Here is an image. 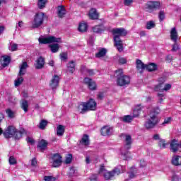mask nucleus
Wrapping results in <instances>:
<instances>
[{"label":"nucleus","mask_w":181,"mask_h":181,"mask_svg":"<svg viewBox=\"0 0 181 181\" xmlns=\"http://www.w3.org/2000/svg\"><path fill=\"white\" fill-rule=\"evenodd\" d=\"M97 175L94 174V175H92L90 177V181H97Z\"/></svg>","instance_id":"nucleus-61"},{"label":"nucleus","mask_w":181,"mask_h":181,"mask_svg":"<svg viewBox=\"0 0 181 181\" xmlns=\"http://www.w3.org/2000/svg\"><path fill=\"white\" fill-rule=\"evenodd\" d=\"M28 67H29L28 66V63L26 62H23L22 64L20 65L18 76H25V74H26V69H28Z\"/></svg>","instance_id":"nucleus-19"},{"label":"nucleus","mask_w":181,"mask_h":181,"mask_svg":"<svg viewBox=\"0 0 181 181\" xmlns=\"http://www.w3.org/2000/svg\"><path fill=\"white\" fill-rule=\"evenodd\" d=\"M22 83H23V76H19V74H18V78L15 81V86L19 87V86H21V84H22Z\"/></svg>","instance_id":"nucleus-38"},{"label":"nucleus","mask_w":181,"mask_h":181,"mask_svg":"<svg viewBox=\"0 0 181 181\" xmlns=\"http://www.w3.org/2000/svg\"><path fill=\"white\" fill-rule=\"evenodd\" d=\"M49 47L52 53H57V52H59V49H60V45H59L57 43L52 44L49 45Z\"/></svg>","instance_id":"nucleus-35"},{"label":"nucleus","mask_w":181,"mask_h":181,"mask_svg":"<svg viewBox=\"0 0 181 181\" xmlns=\"http://www.w3.org/2000/svg\"><path fill=\"white\" fill-rule=\"evenodd\" d=\"M180 146V144L176 139L172 140L170 142V151H172V152H177V151H179Z\"/></svg>","instance_id":"nucleus-17"},{"label":"nucleus","mask_w":181,"mask_h":181,"mask_svg":"<svg viewBox=\"0 0 181 181\" xmlns=\"http://www.w3.org/2000/svg\"><path fill=\"white\" fill-rule=\"evenodd\" d=\"M160 112L159 108L153 109L150 114L149 118L145 123V127L147 129H151V128H154L158 124V115Z\"/></svg>","instance_id":"nucleus-3"},{"label":"nucleus","mask_w":181,"mask_h":181,"mask_svg":"<svg viewBox=\"0 0 181 181\" xmlns=\"http://www.w3.org/2000/svg\"><path fill=\"white\" fill-rule=\"evenodd\" d=\"M72 158L73 156L71 154H68L65 160L66 163H71Z\"/></svg>","instance_id":"nucleus-49"},{"label":"nucleus","mask_w":181,"mask_h":181,"mask_svg":"<svg viewBox=\"0 0 181 181\" xmlns=\"http://www.w3.org/2000/svg\"><path fill=\"white\" fill-rule=\"evenodd\" d=\"M136 68L137 69V71L139 73L142 74L144 73V71L145 69H146V65L144 64L142 61L141 59H136Z\"/></svg>","instance_id":"nucleus-15"},{"label":"nucleus","mask_w":181,"mask_h":181,"mask_svg":"<svg viewBox=\"0 0 181 181\" xmlns=\"http://www.w3.org/2000/svg\"><path fill=\"white\" fill-rule=\"evenodd\" d=\"M98 16L99 15L97 13V10L95 8H91L89 11L88 17L90 18V19H92V20L98 19Z\"/></svg>","instance_id":"nucleus-24"},{"label":"nucleus","mask_w":181,"mask_h":181,"mask_svg":"<svg viewBox=\"0 0 181 181\" xmlns=\"http://www.w3.org/2000/svg\"><path fill=\"white\" fill-rule=\"evenodd\" d=\"M125 149H131V144H132V141L131 139V136L127 135L125 138Z\"/></svg>","instance_id":"nucleus-31"},{"label":"nucleus","mask_w":181,"mask_h":181,"mask_svg":"<svg viewBox=\"0 0 181 181\" xmlns=\"http://www.w3.org/2000/svg\"><path fill=\"white\" fill-rule=\"evenodd\" d=\"M104 97H105V93L104 92H99L97 95L98 100H103Z\"/></svg>","instance_id":"nucleus-47"},{"label":"nucleus","mask_w":181,"mask_h":181,"mask_svg":"<svg viewBox=\"0 0 181 181\" xmlns=\"http://www.w3.org/2000/svg\"><path fill=\"white\" fill-rule=\"evenodd\" d=\"M146 29H153V28H155V22L153 21H148L146 23Z\"/></svg>","instance_id":"nucleus-43"},{"label":"nucleus","mask_w":181,"mask_h":181,"mask_svg":"<svg viewBox=\"0 0 181 181\" xmlns=\"http://www.w3.org/2000/svg\"><path fill=\"white\" fill-rule=\"evenodd\" d=\"M92 29L94 33H103V32H104L107 28L103 25H98L94 26Z\"/></svg>","instance_id":"nucleus-25"},{"label":"nucleus","mask_w":181,"mask_h":181,"mask_svg":"<svg viewBox=\"0 0 181 181\" xmlns=\"http://www.w3.org/2000/svg\"><path fill=\"white\" fill-rule=\"evenodd\" d=\"M51 163L53 168H59L62 165V156L59 153H55L51 158Z\"/></svg>","instance_id":"nucleus-9"},{"label":"nucleus","mask_w":181,"mask_h":181,"mask_svg":"<svg viewBox=\"0 0 181 181\" xmlns=\"http://www.w3.org/2000/svg\"><path fill=\"white\" fill-rule=\"evenodd\" d=\"M8 101L10 103H12V104H16V98H10L8 99Z\"/></svg>","instance_id":"nucleus-63"},{"label":"nucleus","mask_w":181,"mask_h":181,"mask_svg":"<svg viewBox=\"0 0 181 181\" xmlns=\"http://www.w3.org/2000/svg\"><path fill=\"white\" fill-rule=\"evenodd\" d=\"M172 163L175 166H180V165H181V156H174L172 158Z\"/></svg>","instance_id":"nucleus-28"},{"label":"nucleus","mask_w":181,"mask_h":181,"mask_svg":"<svg viewBox=\"0 0 181 181\" xmlns=\"http://www.w3.org/2000/svg\"><path fill=\"white\" fill-rule=\"evenodd\" d=\"M63 134H64V126L59 125L57 127V135L58 136H62Z\"/></svg>","instance_id":"nucleus-36"},{"label":"nucleus","mask_w":181,"mask_h":181,"mask_svg":"<svg viewBox=\"0 0 181 181\" xmlns=\"http://www.w3.org/2000/svg\"><path fill=\"white\" fill-rule=\"evenodd\" d=\"M37 165V161L36 160V158H33L31 160V166L36 167Z\"/></svg>","instance_id":"nucleus-57"},{"label":"nucleus","mask_w":181,"mask_h":181,"mask_svg":"<svg viewBox=\"0 0 181 181\" xmlns=\"http://www.w3.org/2000/svg\"><path fill=\"white\" fill-rule=\"evenodd\" d=\"M6 112L9 118H13L15 117V112H13L11 109H7Z\"/></svg>","instance_id":"nucleus-45"},{"label":"nucleus","mask_w":181,"mask_h":181,"mask_svg":"<svg viewBox=\"0 0 181 181\" xmlns=\"http://www.w3.org/2000/svg\"><path fill=\"white\" fill-rule=\"evenodd\" d=\"M137 173H138V169L135 168H132L129 171V177L130 179H134V177H136Z\"/></svg>","instance_id":"nucleus-33"},{"label":"nucleus","mask_w":181,"mask_h":181,"mask_svg":"<svg viewBox=\"0 0 181 181\" xmlns=\"http://www.w3.org/2000/svg\"><path fill=\"white\" fill-rule=\"evenodd\" d=\"M177 50H179V45L175 42V44L173 45L172 52H177Z\"/></svg>","instance_id":"nucleus-51"},{"label":"nucleus","mask_w":181,"mask_h":181,"mask_svg":"<svg viewBox=\"0 0 181 181\" xmlns=\"http://www.w3.org/2000/svg\"><path fill=\"white\" fill-rule=\"evenodd\" d=\"M44 66H45V59H43V57H40L36 61L35 69H43Z\"/></svg>","instance_id":"nucleus-23"},{"label":"nucleus","mask_w":181,"mask_h":181,"mask_svg":"<svg viewBox=\"0 0 181 181\" xmlns=\"http://www.w3.org/2000/svg\"><path fill=\"white\" fill-rule=\"evenodd\" d=\"M158 146L160 149H165L166 148V141L164 139H160Z\"/></svg>","instance_id":"nucleus-42"},{"label":"nucleus","mask_w":181,"mask_h":181,"mask_svg":"<svg viewBox=\"0 0 181 181\" xmlns=\"http://www.w3.org/2000/svg\"><path fill=\"white\" fill-rule=\"evenodd\" d=\"M46 125H47V121L41 120L39 126L40 129H45V128H46Z\"/></svg>","instance_id":"nucleus-44"},{"label":"nucleus","mask_w":181,"mask_h":181,"mask_svg":"<svg viewBox=\"0 0 181 181\" xmlns=\"http://www.w3.org/2000/svg\"><path fill=\"white\" fill-rule=\"evenodd\" d=\"M83 83L88 86L89 90H91L92 91L97 90V83H95V81H93V79L86 77L83 79Z\"/></svg>","instance_id":"nucleus-11"},{"label":"nucleus","mask_w":181,"mask_h":181,"mask_svg":"<svg viewBox=\"0 0 181 181\" xmlns=\"http://www.w3.org/2000/svg\"><path fill=\"white\" fill-rule=\"evenodd\" d=\"M81 144H82V145H84V146H88V145H90V139L88 138V135H83L81 141Z\"/></svg>","instance_id":"nucleus-34"},{"label":"nucleus","mask_w":181,"mask_h":181,"mask_svg":"<svg viewBox=\"0 0 181 181\" xmlns=\"http://www.w3.org/2000/svg\"><path fill=\"white\" fill-rule=\"evenodd\" d=\"M160 6V3L158 1H148L147 3V8L148 11H155L159 9Z\"/></svg>","instance_id":"nucleus-13"},{"label":"nucleus","mask_w":181,"mask_h":181,"mask_svg":"<svg viewBox=\"0 0 181 181\" xmlns=\"http://www.w3.org/2000/svg\"><path fill=\"white\" fill-rule=\"evenodd\" d=\"M57 13L59 18H64V15L67 13V11H66V8H64V6H59L57 8Z\"/></svg>","instance_id":"nucleus-18"},{"label":"nucleus","mask_w":181,"mask_h":181,"mask_svg":"<svg viewBox=\"0 0 181 181\" xmlns=\"http://www.w3.org/2000/svg\"><path fill=\"white\" fill-rule=\"evenodd\" d=\"M153 138L155 141H160L161 139L159 134H155Z\"/></svg>","instance_id":"nucleus-64"},{"label":"nucleus","mask_w":181,"mask_h":181,"mask_svg":"<svg viewBox=\"0 0 181 181\" xmlns=\"http://www.w3.org/2000/svg\"><path fill=\"white\" fill-rule=\"evenodd\" d=\"M105 54H107V49L105 48H100L95 54V57L98 59H101V57H104Z\"/></svg>","instance_id":"nucleus-29"},{"label":"nucleus","mask_w":181,"mask_h":181,"mask_svg":"<svg viewBox=\"0 0 181 181\" xmlns=\"http://www.w3.org/2000/svg\"><path fill=\"white\" fill-rule=\"evenodd\" d=\"M88 76H94L95 73H94V70L89 69L87 71Z\"/></svg>","instance_id":"nucleus-62"},{"label":"nucleus","mask_w":181,"mask_h":181,"mask_svg":"<svg viewBox=\"0 0 181 181\" xmlns=\"http://www.w3.org/2000/svg\"><path fill=\"white\" fill-rule=\"evenodd\" d=\"M122 167L117 166L112 171L107 170L105 169V166H104V164L100 165L98 173L100 175V176H103L105 179V180H111L112 177H115V176H118L119 175H121V169Z\"/></svg>","instance_id":"nucleus-2"},{"label":"nucleus","mask_w":181,"mask_h":181,"mask_svg":"<svg viewBox=\"0 0 181 181\" xmlns=\"http://www.w3.org/2000/svg\"><path fill=\"white\" fill-rule=\"evenodd\" d=\"M45 21V13H37L34 16V19L32 21V28L33 29H36L37 28H40L42 25H43V22Z\"/></svg>","instance_id":"nucleus-6"},{"label":"nucleus","mask_w":181,"mask_h":181,"mask_svg":"<svg viewBox=\"0 0 181 181\" xmlns=\"http://www.w3.org/2000/svg\"><path fill=\"white\" fill-rule=\"evenodd\" d=\"M140 166L141 168H145V166H146V162H145V160H140Z\"/></svg>","instance_id":"nucleus-60"},{"label":"nucleus","mask_w":181,"mask_h":181,"mask_svg":"<svg viewBox=\"0 0 181 181\" xmlns=\"http://www.w3.org/2000/svg\"><path fill=\"white\" fill-rule=\"evenodd\" d=\"M158 97L159 98V103L161 104V103L163 101V98L162 97H165V95L163 93H158Z\"/></svg>","instance_id":"nucleus-56"},{"label":"nucleus","mask_w":181,"mask_h":181,"mask_svg":"<svg viewBox=\"0 0 181 181\" xmlns=\"http://www.w3.org/2000/svg\"><path fill=\"white\" fill-rule=\"evenodd\" d=\"M164 83L165 78H160L158 79V83L154 88L155 91H161V93H163V91H169L172 88V85L169 83L165 84L163 87Z\"/></svg>","instance_id":"nucleus-7"},{"label":"nucleus","mask_w":181,"mask_h":181,"mask_svg":"<svg viewBox=\"0 0 181 181\" xmlns=\"http://www.w3.org/2000/svg\"><path fill=\"white\" fill-rule=\"evenodd\" d=\"M38 41L41 45H47L49 43H62V38L56 37L54 36H48L47 37H40Z\"/></svg>","instance_id":"nucleus-8"},{"label":"nucleus","mask_w":181,"mask_h":181,"mask_svg":"<svg viewBox=\"0 0 181 181\" xmlns=\"http://www.w3.org/2000/svg\"><path fill=\"white\" fill-rule=\"evenodd\" d=\"M146 69L148 71H155L158 69V66L155 63H150L148 65H146Z\"/></svg>","instance_id":"nucleus-32"},{"label":"nucleus","mask_w":181,"mask_h":181,"mask_svg":"<svg viewBox=\"0 0 181 181\" xmlns=\"http://www.w3.org/2000/svg\"><path fill=\"white\" fill-rule=\"evenodd\" d=\"M114 36L115 46L117 49L118 52H123L124 50V42L122 41L120 36H127L128 32L123 28H114L112 30Z\"/></svg>","instance_id":"nucleus-1"},{"label":"nucleus","mask_w":181,"mask_h":181,"mask_svg":"<svg viewBox=\"0 0 181 181\" xmlns=\"http://www.w3.org/2000/svg\"><path fill=\"white\" fill-rule=\"evenodd\" d=\"M60 82V77L57 75H54L49 81V87L54 91L57 87H59V83Z\"/></svg>","instance_id":"nucleus-10"},{"label":"nucleus","mask_w":181,"mask_h":181,"mask_svg":"<svg viewBox=\"0 0 181 181\" xmlns=\"http://www.w3.org/2000/svg\"><path fill=\"white\" fill-rule=\"evenodd\" d=\"M115 77H117V84L119 87H125L131 83V78L127 75H124L122 69H119L115 72Z\"/></svg>","instance_id":"nucleus-4"},{"label":"nucleus","mask_w":181,"mask_h":181,"mask_svg":"<svg viewBox=\"0 0 181 181\" xmlns=\"http://www.w3.org/2000/svg\"><path fill=\"white\" fill-rule=\"evenodd\" d=\"M100 132L103 136H109V135L114 134V128L110 126H105L101 129Z\"/></svg>","instance_id":"nucleus-12"},{"label":"nucleus","mask_w":181,"mask_h":181,"mask_svg":"<svg viewBox=\"0 0 181 181\" xmlns=\"http://www.w3.org/2000/svg\"><path fill=\"white\" fill-rule=\"evenodd\" d=\"M8 162L10 165H16L17 163L16 158L13 156H10Z\"/></svg>","instance_id":"nucleus-46"},{"label":"nucleus","mask_w":181,"mask_h":181,"mask_svg":"<svg viewBox=\"0 0 181 181\" xmlns=\"http://www.w3.org/2000/svg\"><path fill=\"white\" fill-rule=\"evenodd\" d=\"M77 110L80 114H86L87 112L88 109H87V103H82L79 104L77 107Z\"/></svg>","instance_id":"nucleus-21"},{"label":"nucleus","mask_w":181,"mask_h":181,"mask_svg":"<svg viewBox=\"0 0 181 181\" xmlns=\"http://www.w3.org/2000/svg\"><path fill=\"white\" fill-rule=\"evenodd\" d=\"M170 33L171 40L174 42V43H177V41L179 40V35H177L176 28H173Z\"/></svg>","instance_id":"nucleus-16"},{"label":"nucleus","mask_w":181,"mask_h":181,"mask_svg":"<svg viewBox=\"0 0 181 181\" xmlns=\"http://www.w3.org/2000/svg\"><path fill=\"white\" fill-rule=\"evenodd\" d=\"M119 63L120 64H127V58H124V57L119 58Z\"/></svg>","instance_id":"nucleus-53"},{"label":"nucleus","mask_w":181,"mask_h":181,"mask_svg":"<svg viewBox=\"0 0 181 181\" xmlns=\"http://www.w3.org/2000/svg\"><path fill=\"white\" fill-rule=\"evenodd\" d=\"M47 2V0H39L38 1V8L40 9H43L45 6H46V3Z\"/></svg>","instance_id":"nucleus-41"},{"label":"nucleus","mask_w":181,"mask_h":181,"mask_svg":"<svg viewBox=\"0 0 181 181\" xmlns=\"http://www.w3.org/2000/svg\"><path fill=\"white\" fill-rule=\"evenodd\" d=\"M21 107L22 108V110H23V111L28 112V111H29V103L28 102V100H22L21 103Z\"/></svg>","instance_id":"nucleus-30"},{"label":"nucleus","mask_w":181,"mask_h":181,"mask_svg":"<svg viewBox=\"0 0 181 181\" xmlns=\"http://www.w3.org/2000/svg\"><path fill=\"white\" fill-rule=\"evenodd\" d=\"M86 107L88 111H95L97 109V103L94 99L90 98L88 102L86 103Z\"/></svg>","instance_id":"nucleus-14"},{"label":"nucleus","mask_w":181,"mask_h":181,"mask_svg":"<svg viewBox=\"0 0 181 181\" xmlns=\"http://www.w3.org/2000/svg\"><path fill=\"white\" fill-rule=\"evenodd\" d=\"M61 60H67V52H63L60 54Z\"/></svg>","instance_id":"nucleus-50"},{"label":"nucleus","mask_w":181,"mask_h":181,"mask_svg":"<svg viewBox=\"0 0 181 181\" xmlns=\"http://www.w3.org/2000/svg\"><path fill=\"white\" fill-rule=\"evenodd\" d=\"M172 122V117H167L164 119V122H163V124H170V122Z\"/></svg>","instance_id":"nucleus-55"},{"label":"nucleus","mask_w":181,"mask_h":181,"mask_svg":"<svg viewBox=\"0 0 181 181\" xmlns=\"http://www.w3.org/2000/svg\"><path fill=\"white\" fill-rule=\"evenodd\" d=\"M88 28V25L84 23H80L78 27V32H81V33H84V32H87V29Z\"/></svg>","instance_id":"nucleus-27"},{"label":"nucleus","mask_w":181,"mask_h":181,"mask_svg":"<svg viewBox=\"0 0 181 181\" xmlns=\"http://www.w3.org/2000/svg\"><path fill=\"white\" fill-rule=\"evenodd\" d=\"M132 2H134V0H124V5L126 6H129Z\"/></svg>","instance_id":"nucleus-58"},{"label":"nucleus","mask_w":181,"mask_h":181,"mask_svg":"<svg viewBox=\"0 0 181 181\" xmlns=\"http://www.w3.org/2000/svg\"><path fill=\"white\" fill-rule=\"evenodd\" d=\"M44 180L45 181H56V177L53 176H45Z\"/></svg>","instance_id":"nucleus-48"},{"label":"nucleus","mask_w":181,"mask_h":181,"mask_svg":"<svg viewBox=\"0 0 181 181\" xmlns=\"http://www.w3.org/2000/svg\"><path fill=\"white\" fill-rule=\"evenodd\" d=\"M158 18H159L160 21H163V19H165V12L160 11Z\"/></svg>","instance_id":"nucleus-54"},{"label":"nucleus","mask_w":181,"mask_h":181,"mask_svg":"<svg viewBox=\"0 0 181 181\" xmlns=\"http://www.w3.org/2000/svg\"><path fill=\"white\" fill-rule=\"evenodd\" d=\"M134 116H131V115H125L122 118V120L123 121V122H131V121H132V119H134Z\"/></svg>","instance_id":"nucleus-39"},{"label":"nucleus","mask_w":181,"mask_h":181,"mask_svg":"<svg viewBox=\"0 0 181 181\" xmlns=\"http://www.w3.org/2000/svg\"><path fill=\"white\" fill-rule=\"evenodd\" d=\"M5 138H13L21 139L22 138V132L18 131L13 126H9L3 133Z\"/></svg>","instance_id":"nucleus-5"},{"label":"nucleus","mask_w":181,"mask_h":181,"mask_svg":"<svg viewBox=\"0 0 181 181\" xmlns=\"http://www.w3.org/2000/svg\"><path fill=\"white\" fill-rule=\"evenodd\" d=\"M122 156L124 160H129V159H131V153L129 151H125L122 153Z\"/></svg>","instance_id":"nucleus-40"},{"label":"nucleus","mask_w":181,"mask_h":181,"mask_svg":"<svg viewBox=\"0 0 181 181\" xmlns=\"http://www.w3.org/2000/svg\"><path fill=\"white\" fill-rule=\"evenodd\" d=\"M2 67L5 68L11 63V57L9 56H3L1 60Z\"/></svg>","instance_id":"nucleus-22"},{"label":"nucleus","mask_w":181,"mask_h":181,"mask_svg":"<svg viewBox=\"0 0 181 181\" xmlns=\"http://www.w3.org/2000/svg\"><path fill=\"white\" fill-rule=\"evenodd\" d=\"M10 50H11V52H16V50H18V45L17 44H11Z\"/></svg>","instance_id":"nucleus-52"},{"label":"nucleus","mask_w":181,"mask_h":181,"mask_svg":"<svg viewBox=\"0 0 181 181\" xmlns=\"http://www.w3.org/2000/svg\"><path fill=\"white\" fill-rule=\"evenodd\" d=\"M141 111H142V107H141V105H138L135 107L134 112H133V117H139V114H141Z\"/></svg>","instance_id":"nucleus-37"},{"label":"nucleus","mask_w":181,"mask_h":181,"mask_svg":"<svg viewBox=\"0 0 181 181\" xmlns=\"http://www.w3.org/2000/svg\"><path fill=\"white\" fill-rule=\"evenodd\" d=\"M28 144H30L31 145H33L35 144V140L33 138L28 137L27 139Z\"/></svg>","instance_id":"nucleus-59"},{"label":"nucleus","mask_w":181,"mask_h":181,"mask_svg":"<svg viewBox=\"0 0 181 181\" xmlns=\"http://www.w3.org/2000/svg\"><path fill=\"white\" fill-rule=\"evenodd\" d=\"M67 71L69 73H71V74H73V73L76 71V62H74V61H71L67 64Z\"/></svg>","instance_id":"nucleus-26"},{"label":"nucleus","mask_w":181,"mask_h":181,"mask_svg":"<svg viewBox=\"0 0 181 181\" xmlns=\"http://www.w3.org/2000/svg\"><path fill=\"white\" fill-rule=\"evenodd\" d=\"M47 141H46L44 139H42L37 145V148L40 152H44V151H46L47 149Z\"/></svg>","instance_id":"nucleus-20"}]
</instances>
